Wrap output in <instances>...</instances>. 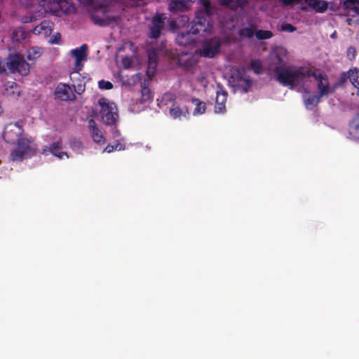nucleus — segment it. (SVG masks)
Returning a JSON list of instances; mask_svg holds the SVG:
<instances>
[{
    "label": "nucleus",
    "mask_w": 359,
    "mask_h": 359,
    "mask_svg": "<svg viewBox=\"0 0 359 359\" xmlns=\"http://www.w3.org/2000/svg\"><path fill=\"white\" fill-rule=\"evenodd\" d=\"M42 55V49L39 47H32L27 52V59L29 61H34L38 59Z\"/></svg>",
    "instance_id": "c756f323"
},
{
    "label": "nucleus",
    "mask_w": 359,
    "mask_h": 359,
    "mask_svg": "<svg viewBox=\"0 0 359 359\" xmlns=\"http://www.w3.org/2000/svg\"><path fill=\"white\" fill-rule=\"evenodd\" d=\"M88 129H90V133H91L92 138H93V141H95V142L98 144H102L104 142L102 134L101 133V131L96 128L95 121H94L93 119H90V121H88Z\"/></svg>",
    "instance_id": "4be33fe9"
},
{
    "label": "nucleus",
    "mask_w": 359,
    "mask_h": 359,
    "mask_svg": "<svg viewBox=\"0 0 359 359\" xmlns=\"http://www.w3.org/2000/svg\"><path fill=\"white\" fill-rule=\"evenodd\" d=\"M358 4V0H344L342 2L343 8L344 9L353 10V12L357 13L358 11V8L355 6L354 5Z\"/></svg>",
    "instance_id": "473e14b6"
},
{
    "label": "nucleus",
    "mask_w": 359,
    "mask_h": 359,
    "mask_svg": "<svg viewBox=\"0 0 359 359\" xmlns=\"http://www.w3.org/2000/svg\"><path fill=\"white\" fill-rule=\"evenodd\" d=\"M5 72V66L3 64V61L1 60V58L0 57V74Z\"/></svg>",
    "instance_id": "49530a36"
},
{
    "label": "nucleus",
    "mask_w": 359,
    "mask_h": 359,
    "mask_svg": "<svg viewBox=\"0 0 359 359\" xmlns=\"http://www.w3.org/2000/svg\"><path fill=\"white\" fill-rule=\"evenodd\" d=\"M238 82H239L238 83V86L243 90V93H247L248 89L250 87V81L248 79L240 78Z\"/></svg>",
    "instance_id": "e433bc0d"
},
{
    "label": "nucleus",
    "mask_w": 359,
    "mask_h": 359,
    "mask_svg": "<svg viewBox=\"0 0 359 359\" xmlns=\"http://www.w3.org/2000/svg\"><path fill=\"white\" fill-rule=\"evenodd\" d=\"M228 93L222 88H219L217 91V99H215V107H214V111L217 114H224L225 112V102Z\"/></svg>",
    "instance_id": "f3484780"
},
{
    "label": "nucleus",
    "mask_w": 359,
    "mask_h": 359,
    "mask_svg": "<svg viewBox=\"0 0 359 359\" xmlns=\"http://www.w3.org/2000/svg\"><path fill=\"white\" fill-rule=\"evenodd\" d=\"M256 32V25L252 19L247 20L245 23L241 24L239 30H238V36L241 39H250Z\"/></svg>",
    "instance_id": "4468645a"
},
{
    "label": "nucleus",
    "mask_w": 359,
    "mask_h": 359,
    "mask_svg": "<svg viewBox=\"0 0 359 359\" xmlns=\"http://www.w3.org/2000/svg\"><path fill=\"white\" fill-rule=\"evenodd\" d=\"M76 144H78V147H81V142H76Z\"/></svg>",
    "instance_id": "8fccbe9b"
},
{
    "label": "nucleus",
    "mask_w": 359,
    "mask_h": 359,
    "mask_svg": "<svg viewBox=\"0 0 359 359\" xmlns=\"http://www.w3.org/2000/svg\"><path fill=\"white\" fill-rule=\"evenodd\" d=\"M196 22H197V19L191 23H189V17L186 14H182L178 17V20L170 21V27L174 29L177 27H184L186 25L187 27H190L191 25L196 23Z\"/></svg>",
    "instance_id": "a878e982"
},
{
    "label": "nucleus",
    "mask_w": 359,
    "mask_h": 359,
    "mask_svg": "<svg viewBox=\"0 0 359 359\" xmlns=\"http://www.w3.org/2000/svg\"><path fill=\"white\" fill-rule=\"evenodd\" d=\"M323 0H304V2L306 4H314V3H320V2H324Z\"/></svg>",
    "instance_id": "a18cd8bd"
},
{
    "label": "nucleus",
    "mask_w": 359,
    "mask_h": 359,
    "mask_svg": "<svg viewBox=\"0 0 359 359\" xmlns=\"http://www.w3.org/2000/svg\"><path fill=\"white\" fill-rule=\"evenodd\" d=\"M123 149H125V146L121 143L117 142V144H107L104 151L111 153L114 151H122Z\"/></svg>",
    "instance_id": "c9c22d12"
},
{
    "label": "nucleus",
    "mask_w": 359,
    "mask_h": 359,
    "mask_svg": "<svg viewBox=\"0 0 359 359\" xmlns=\"http://www.w3.org/2000/svg\"><path fill=\"white\" fill-rule=\"evenodd\" d=\"M1 113V108L0 107V114Z\"/></svg>",
    "instance_id": "864d4df0"
},
{
    "label": "nucleus",
    "mask_w": 359,
    "mask_h": 359,
    "mask_svg": "<svg viewBox=\"0 0 359 359\" xmlns=\"http://www.w3.org/2000/svg\"><path fill=\"white\" fill-rule=\"evenodd\" d=\"M308 6L317 13H324V12L327 9V3L326 1L309 4Z\"/></svg>",
    "instance_id": "2f4dec72"
},
{
    "label": "nucleus",
    "mask_w": 359,
    "mask_h": 359,
    "mask_svg": "<svg viewBox=\"0 0 359 359\" xmlns=\"http://www.w3.org/2000/svg\"><path fill=\"white\" fill-rule=\"evenodd\" d=\"M348 74V79L351 81V84H353L355 88L358 89V96L359 97V71L356 69H351L349 72H346Z\"/></svg>",
    "instance_id": "cd10ccee"
},
{
    "label": "nucleus",
    "mask_w": 359,
    "mask_h": 359,
    "mask_svg": "<svg viewBox=\"0 0 359 359\" xmlns=\"http://www.w3.org/2000/svg\"><path fill=\"white\" fill-rule=\"evenodd\" d=\"M316 81H317V90L320 95H329L330 91V83H328L327 76L325 72H322L319 75L313 76Z\"/></svg>",
    "instance_id": "dca6fc26"
},
{
    "label": "nucleus",
    "mask_w": 359,
    "mask_h": 359,
    "mask_svg": "<svg viewBox=\"0 0 359 359\" xmlns=\"http://www.w3.org/2000/svg\"><path fill=\"white\" fill-rule=\"evenodd\" d=\"M40 25H41V28H43V22L40 24Z\"/></svg>",
    "instance_id": "3c124183"
},
{
    "label": "nucleus",
    "mask_w": 359,
    "mask_h": 359,
    "mask_svg": "<svg viewBox=\"0 0 359 359\" xmlns=\"http://www.w3.org/2000/svg\"><path fill=\"white\" fill-rule=\"evenodd\" d=\"M349 135L353 139L359 140V110L349 123Z\"/></svg>",
    "instance_id": "b1692460"
},
{
    "label": "nucleus",
    "mask_w": 359,
    "mask_h": 359,
    "mask_svg": "<svg viewBox=\"0 0 359 359\" xmlns=\"http://www.w3.org/2000/svg\"><path fill=\"white\" fill-rule=\"evenodd\" d=\"M16 149L11 151L9 159L12 161H22L34 155L36 151L34 144L27 138H21L16 142Z\"/></svg>",
    "instance_id": "7ed1b4c3"
},
{
    "label": "nucleus",
    "mask_w": 359,
    "mask_h": 359,
    "mask_svg": "<svg viewBox=\"0 0 359 359\" xmlns=\"http://www.w3.org/2000/svg\"><path fill=\"white\" fill-rule=\"evenodd\" d=\"M62 148V140L59 138L56 142L50 144L49 146H43L42 147L41 154L42 155L46 156L48 154H53L54 156L57 158L62 159L64 156L68 158V154L65 151H60L59 150Z\"/></svg>",
    "instance_id": "f8f14e48"
},
{
    "label": "nucleus",
    "mask_w": 359,
    "mask_h": 359,
    "mask_svg": "<svg viewBox=\"0 0 359 359\" xmlns=\"http://www.w3.org/2000/svg\"><path fill=\"white\" fill-rule=\"evenodd\" d=\"M165 18L163 13H157L151 19V24L149 26L148 37L150 39H158L165 28Z\"/></svg>",
    "instance_id": "6e6552de"
},
{
    "label": "nucleus",
    "mask_w": 359,
    "mask_h": 359,
    "mask_svg": "<svg viewBox=\"0 0 359 359\" xmlns=\"http://www.w3.org/2000/svg\"><path fill=\"white\" fill-rule=\"evenodd\" d=\"M194 0H171L169 4V11L175 13L187 11V3L194 2Z\"/></svg>",
    "instance_id": "412c9836"
},
{
    "label": "nucleus",
    "mask_w": 359,
    "mask_h": 359,
    "mask_svg": "<svg viewBox=\"0 0 359 359\" xmlns=\"http://www.w3.org/2000/svg\"><path fill=\"white\" fill-rule=\"evenodd\" d=\"M114 128L111 129V133L114 134V137H120V131L115 127V125L112 126Z\"/></svg>",
    "instance_id": "c03bdc74"
},
{
    "label": "nucleus",
    "mask_w": 359,
    "mask_h": 359,
    "mask_svg": "<svg viewBox=\"0 0 359 359\" xmlns=\"http://www.w3.org/2000/svg\"><path fill=\"white\" fill-rule=\"evenodd\" d=\"M273 67H271L276 74V81L284 87L293 90L309 77H314L324 72L319 69L311 70L306 67L285 66V61L279 55H274L271 58Z\"/></svg>",
    "instance_id": "f257e3e1"
},
{
    "label": "nucleus",
    "mask_w": 359,
    "mask_h": 359,
    "mask_svg": "<svg viewBox=\"0 0 359 359\" xmlns=\"http://www.w3.org/2000/svg\"><path fill=\"white\" fill-rule=\"evenodd\" d=\"M295 30H297V29L292 25L289 23H284L282 25V31L283 32L291 33L295 32Z\"/></svg>",
    "instance_id": "ea45409f"
},
{
    "label": "nucleus",
    "mask_w": 359,
    "mask_h": 359,
    "mask_svg": "<svg viewBox=\"0 0 359 359\" xmlns=\"http://www.w3.org/2000/svg\"><path fill=\"white\" fill-rule=\"evenodd\" d=\"M7 68L11 73H18L21 76H25L30 72V66L20 54L9 55Z\"/></svg>",
    "instance_id": "39448f33"
},
{
    "label": "nucleus",
    "mask_w": 359,
    "mask_h": 359,
    "mask_svg": "<svg viewBox=\"0 0 359 359\" xmlns=\"http://www.w3.org/2000/svg\"><path fill=\"white\" fill-rule=\"evenodd\" d=\"M41 2L47 4H55L61 9L62 5L65 3V0H41Z\"/></svg>",
    "instance_id": "58836bf2"
},
{
    "label": "nucleus",
    "mask_w": 359,
    "mask_h": 359,
    "mask_svg": "<svg viewBox=\"0 0 359 359\" xmlns=\"http://www.w3.org/2000/svg\"><path fill=\"white\" fill-rule=\"evenodd\" d=\"M255 36L258 40H265L271 39L273 36V34L271 31L258 30L255 32Z\"/></svg>",
    "instance_id": "72a5a7b5"
},
{
    "label": "nucleus",
    "mask_w": 359,
    "mask_h": 359,
    "mask_svg": "<svg viewBox=\"0 0 359 359\" xmlns=\"http://www.w3.org/2000/svg\"><path fill=\"white\" fill-rule=\"evenodd\" d=\"M200 4H201V9L196 11V13H195L196 14L195 15V18L200 21H212L211 20V16L212 15V11L214 9L211 6L210 0H200Z\"/></svg>",
    "instance_id": "ddd939ff"
},
{
    "label": "nucleus",
    "mask_w": 359,
    "mask_h": 359,
    "mask_svg": "<svg viewBox=\"0 0 359 359\" xmlns=\"http://www.w3.org/2000/svg\"><path fill=\"white\" fill-rule=\"evenodd\" d=\"M221 6H225L233 11L243 10L249 3V0H219Z\"/></svg>",
    "instance_id": "aec40b11"
},
{
    "label": "nucleus",
    "mask_w": 359,
    "mask_h": 359,
    "mask_svg": "<svg viewBox=\"0 0 359 359\" xmlns=\"http://www.w3.org/2000/svg\"><path fill=\"white\" fill-rule=\"evenodd\" d=\"M328 94H320L316 93L311 94L308 90H305L303 94V102H304L305 108L308 110H312L320 102L321 98L327 97Z\"/></svg>",
    "instance_id": "9d476101"
},
{
    "label": "nucleus",
    "mask_w": 359,
    "mask_h": 359,
    "mask_svg": "<svg viewBox=\"0 0 359 359\" xmlns=\"http://www.w3.org/2000/svg\"><path fill=\"white\" fill-rule=\"evenodd\" d=\"M99 89L109 90L113 88V84L109 81L101 80L98 82Z\"/></svg>",
    "instance_id": "4c0bfd02"
},
{
    "label": "nucleus",
    "mask_w": 359,
    "mask_h": 359,
    "mask_svg": "<svg viewBox=\"0 0 359 359\" xmlns=\"http://www.w3.org/2000/svg\"><path fill=\"white\" fill-rule=\"evenodd\" d=\"M147 4V0H133V6L135 7H142Z\"/></svg>",
    "instance_id": "a19ab883"
},
{
    "label": "nucleus",
    "mask_w": 359,
    "mask_h": 359,
    "mask_svg": "<svg viewBox=\"0 0 359 359\" xmlns=\"http://www.w3.org/2000/svg\"><path fill=\"white\" fill-rule=\"evenodd\" d=\"M125 61H126V60H125V59H124V60H123V62H124V63H125Z\"/></svg>",
    "instance_id": "603ef678"
},
{
    "label": "nucleus",
    "mask_w": 359,
    "mask_h": 359,
    "mask_svg": "<svg viewBox=\"0 0 359 359\" xmlns=\"http://www.w3.org/2000/svg\"><path fill=\"white\" fill-rule=\"evenodd\" d=\"M166 97H171V94H165V95H164V98H166Z\"/></svg>",
    "instance_id": "09e8293b"
},
{
    "label": "nucleus",
    "mask_w": 359,
    "mask_h": 359,
    "mask_svg": "<svg viewBox=\"0 0 359 359\" xmlns=\"http://www.w3.org/2000/svg\"><path fill=\"white\" fill-rule=\"evenodd\" d=\"M212 30V21L198 20L186 30L178 32L176 43L180 46H189L194 42V35L210 33Z\"/></svg>",
    "instance_id": "f03ea898"
},
{
    "label": "nucleus",
    "mask_w": 359,
    "mask_h": 359,
    "mask_svg": "<svg viewBox=\"0 0 359 359\" xmlns=\"http://www.w3.org/2000/svg\"><path fill=\"white\" fill-rule=\"evenodd\" d=\"M55 97L60 100L67 101L75 100V95L72 91V88L65 83L57 84L55 91H54Z\"/></svg>",
    "instance_id": "2eb2a0df"
},
{
    "label": "nucleus",
    "mask_w": 359,
    "mask_h": 359,
    "mask_svg": "<svg viewBox=\"0 0 359 359\" xmlns=\"http://www.w3.org/2000/svg\"><path fill=\"white\" fill-rule=\"evenodd\" d=\"M80 71H76L74 74H72L71 81H72V86L74 88V91H76V94L81 95L84 91V85L86 83L84 82V78H81L80 74L79 73Z\"/></svg>",
    "instance_id": "6ab92c4d"
},
{
    "label": "nucleus",
    "mask_w": 359,
    "mask_h": 359,
    "mask_svg": "<svg viewBox=\"0 0 359 359\" xmlns=\"http://www.w3.org/2000/svg\"><path fill=\"white\" fill-rule=\"evenodd\" d=\"M23 133L22 126L16 123H9L3 129V140L10 144H14L15 142L23 137H20Z\"/></svg>",
    "instance_id": "0eeeda50"
},
{
    "label": "nucleus",
    "mask_w": 359,
    "mask_h": 359,
    "mask_svg": "<svg viewBox=\"0 0 359 359\" xmlns=\"http://www.w3.org/2000/svg\"><path fill=\"white\" fill-rule=\"evenodd\" d=\"M107 6L104 4H99L90 12V18L95 25L100 27H108L118 22V15L109 16L107 15Z\"/></svg>",
    "instance_id": "20e7f679"
},
{
    "label": "nucleus",
    "mask_w": 359,
    "mask_h": 359,
    "mask_svg": "<svg viewBox=\"0 0 359 359\" xmlns=\"http://www.w3.org/2000/svg\"><path fill=\"white\" fill-rule=\"evenodd\" d=\"M116 0H100V3H99V4H106V5H108L109 4L111 3V2H115Z\"/></svg>",
    "instance_id": "de8ad7c7"
},
{
    "label": "nucleus",
    "mask_w": 359,
    "mask_h": 359,
    "mask_svg": "<svg viewBox=\"0 0 359 359\" xmlns=\"http://www.w3.org/2000/svg\"><path fill=\"white\" fill-rule=\"evenodd\" d=\"M195 109H194V114H203L205 112V102L201 101L198 98L191 100Z\"/></svg>",
    "instance_id": "c85d7f7f"
},
{
    "label": "nucleus",
    "mask_w": 359,
    "mask_h": 359,
    "mask_svg": "<svg viewBox=\"0 0 359 359\" xmlns=\"http://www.w3.org/2000/svg\"><path fill=\"white\" fill-rule=\"evenodd\" d=\"M169 114L172 118H178L181 116L186 117L189 114V111H187V107L181 109L177 106L172 105L169 109Z\"/></svg>",
    "instance_id": "bb28decb"
},
{
    "label": "nucleus",
    "mask_w": 359,
    "mask_h": 359,
    "mask_svg": "<svg viewBox=\"0 0 359 359\" xmlns=\"http://www.w3.org/2000/svg\"><path fill=\"white\" fill-rule=\"evenodd\" d=\"M178 65L184 69H188L196 65V60L192 55L184 53L178 57Z\"/></svg>",
    "instance_id": "393cba45"
},
{
    "label": "nucleus",
    "mask_w": 359,
    "mask_h": 359,
    "mask_svg": "<svg viewBox=\"0 0 359 359\" xmlns=\"http://www.w3.org/2000/svg\"><path fill=\"white\" fill-rule=\"evenodd\" d=\"M250 69L257 74H260L262 72V65H261V62L258 60H252L251 63H250Z\"/></svg>",
    "instance_id": "f704fd0d"
},
{
    "label": "nucleus",
    "mask_w": 359,
    "mask_h": 359,
    "mask_svg": "<svg viewBox=\"0 0 359 359\" xmlns=\"http://www.w3.org/2000/svg\"><path fill=\"white\" fill-rule=\"evenodd\" d=\"M98 104L102 109H100V114H102V121L107 126H114L118 118V114L115 107L111 105L107 99L101 98L98 100Z\"/></svg>",
    "instance_id": "423d86ee"
},
{
    "label": "nucleus",
    "mask_w": 359,
    "mask_h": 359,
    "mask_svg": "<svg viewBox=\"0 0 359 359\" xmlns=\"http://www.w3.org/2000/svg\"><path fill=\"white\" fill-rule=\"evenodd\" d=\"M283 5L290 6L294 4H301V0H282Z\"/></svg>",
    "instance_id": "37998d69"
},
{
    "label": "nucleus",
    "mask_w": 359,
    "mask_h": 359,
    "mask_svg": "<svg viewBox=\"0 0 359 359\" xmlns=\"http://www.w3.org/2000/svg\"><path fill=\"white\" fill-rule=\"evenodd\" d=\"M221 42L218 38L210 39L202 45L201 55L204 57L212 58L219 52Z\"/></svg>",
    "instance_id": "1a4fd4ad"
},
{
    "label": "nucleus",
    "mask_w": 359,
    "mask_h": 359,
    "mask_svg": "<svg viewBox=\"0 0 359 359\" xmlns=\"http://www.w3.org/2000/svg\"><path fill=\"white\" fill-rule=\"evenodd\" d=\"M71 54L73 57H76V65H74V70L81 71L83 68L82 62L87 60V45L83 43L79 48H76L71 50Z\"/></svg>",
    "instance_id": "9b49d317"
},
{
    "label": "nucleus",
    "mask_w": 359,
    "mask_h": 359,
    "mask_svg": "<svg viewBox=\"0 0 359 359\" xmlns=\"http://www.w3.org/2000/svg\"><path fill=\"white\" fill-rule=\"evenodd\" d=\"M4 87V95L7 97H18L19 96V86L18 84L13 81H7L3 85Z\"/></svg>",
    "instance_id": "5701e85b"
},
{
    "label": "nucleus",
    "mask_w": 359,
    "mask_h": 359,
    "mask_svg": "<svg viewBox=\"0 0 359 359\" xmlns=\"http://www.w3.org/2000/svg\"><path fill=\"white\" fill-rule=\"evenodd\" d=\"M158 61V50L156 48H151L148 50V69L147 75L149 77L152 76L156 71V62Z\"/></svg>",
    "instance_id": "a211bd4d"
},
{
    "label": "nucleus",
    "mask_w": 359,
    "mask_h": 359,
    "mask_svg": "<svg viewBox=\"0 0 359 359\" xmlns=\"http://www.w3.org/2000/svg\"><path fill=\"white\" fill-rule=\"evenodd\" d=\"M60 43V34L56 33L53 36H50V43L57 44Z\"/></svg>",
    "instance_id": "79ce46f5"
},
{
    "label": "nucleus",
    "mask_w": 359,
    "mask_h": 359,
    "mask_svg": "<svg viewBox=\"0 0 359 359\" xmlns=\"http://www.w3.org/2000/svg\"><path fill=\"white\" fill-rule=\"evenodd\" d=\"M151 100L152 94H151L149 88L146 86H142V89H140V103H146Z\"/></svg>",
    "instance_id": "7c9ffc66"
}]
</instances>
